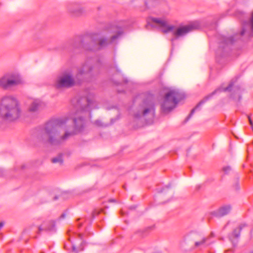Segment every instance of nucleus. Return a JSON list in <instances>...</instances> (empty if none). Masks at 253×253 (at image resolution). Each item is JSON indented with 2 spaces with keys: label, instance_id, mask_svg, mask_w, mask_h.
Returning <instances> with one entry per match:
<instances>
[{
  "label": "nucleus",
  "instance_id": "nucleus-1",
  "mask_svg": "<svg viewBox=\"0 0 253 253\" xmlns=\"http://www.w3.org/2000/svg\"><path fill=\"white\" fill-rule=\"evenodd\" d=\"M68 121L67 118H58L48 122L44 126L38 131L36 135L38 141L52 146H59L64 143L70 137L82 132L84 130L86 122L82 116L74 117V127H67L61 134L62 126Z\"/></svg>",
  "mask_w": 253,
  "mask_h": 253
},
{
  "label": "nucleus",
  "instance_id": "nucleus-2",
  "mask_svg": "<svg viewBox=\"0 0 253 253\" xmlns=\"http://www.w3.org/2000/svg\"><path fill=\"white\" fill-rule=\"evenodd\" d=\"M122 34L123 32L119 30L116 35L111 38L110 40L102 37L98 34L85 35L75 37L71 41L70 44L74 48H84L87 50L95 51L113 42Z\"/></svg>",
  "mask_w": 253,
  "mask_h": 253
},
{
  "label": "nucleus",
  "instance_id": "nucleus-3",
  "mask_svg": "<svg viewBox=\"0 0 253 253\" xmlns=\"http://www.w3.org/2000/svg\"><path fill=\"white\" fill-rule=\"evenodd\" d=\"M21 115L20 103L15 97L5 95L0 98V126L17 121Z\"/></svg>",
  "mask_w": 253,
  "mask_h": 253
},
{
  "label": "nucleus",
  "instance_id": "nucleus-4",
  "mask_svg": "<svg viewBox=\"0 0 253 253\" xmlns=\"http://www.w3.org/2000/svg\"><path fill=\"white\" fill-rule=\"evenodd\" d=\"M148 24L151 26L160 29L164 33L172 32L174 37L171 39V41H173L177 38L185 36L196 28L195 24L176 27L173 25L169 24L167 19L160 18H151L148 21Z\"/></svg>",
  "mask_w": 253,
  "mask_h": 253
},
{
  "label": "nucleus",
  "instance_id": "nucleus-5",
  "mask_svg": "<svg viewBox=\"0 0 253 253\" xmlns=\"http://www.w3.org/2000/svg\"><path fill=\"white\" fill-rule=\"evenodd\" d=\"M155 107L152 97L149 96L140 104L135 117L148 124L153 122L155 117Z\"/></svg>",
  "mask_w": 253,
  "mask_h": 253
},
{
  "label": "nucleus",
  "instance_id": "nucleus-6",
  "mask_svg": "<svg viewBox=\"0 0 253 253\" xmlns=\"http://www.w3.org/2000/svg\"><path fill=\"white\" fill-rule=\"evenodd\" d=\"M99 69L96 61L88 59L78 70L77 76H81L87 81L93 80L99 74Z\"/></svg>",
  "mask_w": 253,
  "mask_h": 253
},
{
  "label": "nucleus",
  "instance_id": "nucleus-7",
  "mask_svg": "<svg viewBox=\"0 0 253 253\" xmlns=\"http://www.w3.org/2000/svg\"><path fill=\"white\" fill-rule=\"evenodd\" d=\"M184 98V95L177 90H170L168 92L161 103V109L165 113L173 109L177 104Z\"/></svg>",
  "mask_w": 253,
  "mask_h": 253
},
{
  "label": "nucleus",
  "instance_id": "nucleus-8",
  "mask_svg": "<svg viewBox=\"0 0 253 253\" xmlns=\"http://www.w3.org/2000/svg\"><path fill=\"white\" fill-rule=\"evenodd\" d=\"M208 239V238L204 237L200 233L192 231L186 236L185 241L191 250H194L206 247Z\"/></svg>",
  "mask_w": 253,
  "mask_h": 253
},
{
  "label": "nucleus",
  "instance_id": "nucleus-9",
  "mask_svg": "<svg viewBox=\"0 0 253 253\" xmlns=\"http://www.w3.org/2000/svg\"><path fill=\"white\" fill-rule=\"evenodd\" d=\"M21 83L20 76L15 73H7L0 77V88L7 90Z\"/></svg>",
  "mask_w": 253,
  "mask_h": 253
},
{
  "label": "nucleus",
  "instance_id": "nucleus-10",
  "mask_svg": "<svg viewBox=\"0 0 253 253\" xmlns=\"http://www.w3.org/2000/svg\"><path fill=\"white\" fill-rule=\"evenodd\" d=\"M75 84V82L72 74L65 72L57 76L55 81L54 86L58 89H61L70 88Z\"/></svg>",
  "mask_w": 253,
  "mask_h": 253
},
{
  "label": "nucleus",
  "instance_id": "nucleus-11",
  "mask_svg": "<svg viewBox=\"0 0 253 253\" xmlns=\"http://www.w3.org/2000/svg\"><path fill=\"white\" fill-rule=\"evenodd\" d=\"M93 94H90L87 97H81L77 101L76 108L77 111L75 115L80 113L89 112L94 107Z\"/></svg>",
  "mask_w": 253,
  "mask_h": 253
},
{
  "label": "nucleus",
  "instance_id": "nucleus-12",
  "mask_svg": "<svg viewBox=\"0 0 253 253\" xmlns=\"http://www.w3.org/2000/svg\"><path fill=\"white\" fill-rule=\"evenodd\" d=\"M66 9L67 14L73 18L80 17L87 14L85 7L82 6L78 2H72L68 3Z\"/></svg>",
  "mask_w": 253,
  "mask_h": 253
},
{
  "label": "nucleus",
  "instance_id": "nucleus-13",
  "mask_svg": "<svg viewBox=\"0 0 253 253\" xmlns=\"http://www.w3.org/2000/svg\"><path fill=\"white\" fill-rule=\"evenodd\" d=\"M233 83L231 82L229 85L226 87H224L221 85L219 88L215 89L214 91H213L212 93L210 94L209 95L206 96L202 100H201L199 103L194 108L191 110L190 114L189 115V116L187 117V120H188L191 116L194 114V112L198 110L199 108L203 105L204 103H205L207 101H208L209 99L211 98V97L215 94L216 93L218 92H220L222 91H230L232 87L233 86Z\"/></svg>",
  "mask_w": 253,
  "mask_h": 253
},
{
  "label": "nucleus",
  "instance_id": "nucleus-14",
  "mask_svg": "<svg viewBox=\"0 0 253 253\" xmlns=\"http://www.w3.org/2000/svg\"><path fill=\"white\" fill-rule=\"evenodd\" d=\"M247 35L251 37L253 36V12L248 22H245L240 36Z\"/></svg>",
  "mask_w": 253,
  "mask_h": 253
},
{
  "label": "nucleus",
  "instance_id": "nucleus-15",
  "mask_svg": "<svg viewBox=\"0 0 253 253\" xmlns=\"http://www.w3.org/2000/svg\"><path fill=\"white\" fill-rule=\"evenodd\" d=\"M45 106L44 103L39 99H33L31 101L29 107V111L31 112H37L43 109Z\"/></svg>",
  "mask_w": 253,
  "mask_h": 253
},
{
  "label": "nucleus",
  "instance_id": "nucleus-16",
  "mask_svg": "<svg viewBox=\"0 0 253 253\" xmlns=\"http://www.w3.org/2000/svg\"><path fill=\"white\" fill-rule=\"evenodd\" d=\"M232 210L230 205H224L221 206L217 210L213 212V215L217 217H220L229 214Z\"/></svg>",
  "mask_w": 253,
  "mask_h": 253
},
{
  "label": "nucleus",
  "instance_id": "nucleus-17",
  "mask_svg": "<svg viewBox=\"0 0 253 253\" xmlns=\"http://www.w3.org/2000/svg\"><path fill=\"white\" fill-rule=\"evenodd\" d=\"M55 226V222L53 220L44 221L39 226L38 233L40 234L43 231H53Z\"/></svg>",
  "mask_w": 253,
  "mask_h": 253
},
{
  "label": "nucleus",
  "instance_id": "nucleus-18",
  "mask_svg": "<svg viewBox=\"0 0 253 253\" xmlns=\"http://www.w3.org/2000/svg\"><path fill=\"white\" fill-rule=\"evenodd\" d=\"M245 226H246V224H242L240 225L239 226L235 229L231 234L230 235L229 239L233 243V244H234V239L238 238L240 237V232L242 229Z\"/></svg>",
  "mask_w": 253,
  "mask_h": 253
},
{
  "label": "nucleus",
  "instance_id": "nucleus-19",
  "mask_svg": "<svg viewBox=\"0 0 253 253\" xmlns=\"http://www.w3.org/2000/svg\"><path fill=\"white\" fill-rule=\"evenodd\" d=\"M238 36L237 35H236L233 37H226L224 36L221 37V41L222 42L226 45H228L229 44H232L233 43L234 39Z\"/></svg>",
  "mask_w": 253,
  "mask_h": 253
},
{
  "label": "nucleus",
  "instance_id": "nucleus-20",
  "mask_svg": "<svg viewBox=\"0 0 253 253\" xmlns=\"http://www.w3.org/2000/svg\"><path fill=\"white\" fill-rule=\"evenodd\" d=\"M51 162L54 164H59L60 165L63 163V155L62 154H58L56 157L51 159Z\"/></svg>",
  "mask_w": 253,
  "mask_h": 253
},
{
  "label": "nucleus",
  "instance_id": "nucleus-21",
  "mask_svg": "<svg viewBox=\"0 0 253 253\" xmlns=\"http://www.w3.org/2000/svg\"><path fill=\"white\" fill-rule=\"evenodd\" d=\"M159 192L160 193L159 196L161 198L163 197L164 194L167 192H170L171 194V195L173 194L172 190L171 189L169 185H167L165 187L163 188L161 190L159 191Z\"/></svg>",
  "mask_w": 253,
  "mask_h": 253
},
{
  "label": "nucleus",
  "instance_id": "nucleus-22",
  "mask_svg": "<svg viewBox=\"0 0 253 253\" xmlns=\"http://www.w3.org/2000/svg\"><path fill=\"white\" fill-rule=\"evenodd\" d=\"M94 124L100 127H106L108 126V124L103 123L101 120H97L94 121Z\"/></svg>",
  "mask_w": 253,
  "mask_h": 253
},
{
  "label": "nucleus",
  "instance_id": "nucleus-23",
  "mask_svg": "<svg viewBox=\"0 0 253 253\" xmlns=\"http://www.w3.org/2000/svg\"><path fill=\"white\" fill-rule=\"evenodd\" d=\"M156 0H148L147 1H145V5L148 7L150 6H154L156 4Z\"/></svg>",
  "mask_w": 253,
  "mask_h": 253
},
{
  "label": "nucleus",
  "instance_id": "nucleus-24",
  "mask_svg": "<svg viewBox=\"0 0 253 253\" xmlns=\"http://www.w3.org/2000/svg\"><path fill=\"white\" fill-rule=\"evenodd\" d=\"M231 169V168L230 167H224L223 168V171L225 172V173H227L228 171H229Z\"/></svg>",
  "mask_w": 253,
  "mask_h": 253
},
{
  "label": "nucleus",
  "instance_id": "nucleus-25",
  "mask_svg": "<svg viewBox=\"0 0 253 253\" xmlns=\"http://www.w3.org/2000/svg\"><path fill=\"white\" fill-rule=\"evenodd\" d=\"M93 190L92 188H88L84 190V192H89Z\"/></svg>",
  "mask_w": 253,
  "mask_h": 253
},
{
  "label": "nucleus",
  "instance_id": "nucleus-26",
  "mask_svg": "<svg viewBox=\"0 0 253 253\" xmlns=\"http://www.w3.org/2000/svg\"><path fill=\"white\" fill-rule=\"evenodd\" d=\"M120 118V115H119L117 117V119H111V124H113L116 120L119 119Z\"/></svg>",
  "mask_w": 253,
  "mask_h": 253
},
{
  "label": "nucleus",
  "instance_id": "nucleus-27",
  "mask_svg": "<svg viewBox=\"0 0 253 253\" xmlns=\"http://www.w3.org/2000/svg\"><path fill=\"white\" fill-rule=\"evenodd\" d=\"M248 119H249V121L250 124L251 125V126H253V122L252 120H251V118H250V116H248Z\"/></svg>",
  "mask_w": 253,
  "mask_h": 253
},
{
  "label": "nucleus",
  "instance_id": "nucleus-28",
  "mask_svg": "<svg viewBox=\"0 0 253 253\" xmlns=\"http://www.w3.org/2000/svg\"><path fill=\"white\" fill-rule=\"evenodd\" d=\"M72 249L74 252H76V253H78V251L77 250L76 247L74 246H73Z\"/></svg>",
  "mask_w": 253,
  "mask_h": 253
},
{
  "label": "nucleus",
  "instance_id": "nucleus-29",
  "mask_svg": "<svg viewBox=\"0 0 253 253\" xmlns=\"http://www.w3.org/2000/svg\"><path fill=\"white\" fill-rule=\"evenodd\" d=\"M4 223L3 221L0 222V229L4 226Z\"/></svg>",
  "mask_w": 253,
  "mask_h": 253
},
{
  "label": "nucleus",
  "instance_id": "nucleus-30",
  "mask_svg": "<svg viewBox=\"0 0 253 253\" xmlns=\"http://www.w3.org/2000/svg\"><path fill=\"white\" fill-rule=\"evenodd\" d=\"M84 235L82 234H79L78 236L81 239L83 240Z\"/></svg>",
  "mask_w": 253,
  "mask_h": 253
},
{
  "label": "nucleus",
  "instance_id": "nucleus-31",
  "mask_svg": "<svg viewBox=\"0 0 253 253\" xmlns=\"http://www.w3.org/2000/svg\"><path fill=\"white\" fill-rule=\"evenodd\" d=\"M65 217V214H64V213H62L60 216V218H64Z\"/></svg>",
  "mask_w": 253,
  "mask_h": 253
},
{
  "label": "nucleus",
  "instance_id": "nucleus-32",
  "mask_svg": "<svg viewBox=\"0 0 253 253\" xmlns=\"http://www.w3.org/2000/svg\"><path fill=\"white\" fill-rule=\"evenodd\" d=\"M109 202H115L116 201L115 199H110V200H109Z\"/></svg>",
  "mask_w": 253,
  "mask_h": 253
},
{
  "label": "nucleus",
  "instance_id": "nucleus-33",
  "mask_svg": "<svg viewBox=\"0 0 253 253\" xmlns=\"http://www.w3.org/2000/svg\"><path fill=\"white\" fill-rule=\"evenodd\" d=\"M236 189H239V186L238 185V184H236Z\"/></svg>",
  "mask_w": 253,
  "mask_h": 253
},
{
  "label": "nucleus",
  "instance_id": "nucleus-34",
  "mask_svg": "<svg viewBox=\"0 0 253 253\" xmlns=\"http://www.w3.org/2000/svg\"><path fill=\"white\" fill-rule=\"evenodd\" d=\"M58 199V197L57 196H55L53 198V200H56L57 199Z\"/></svg>",
  "mask_w": 253,
  "mask_h": 253
},
{
  "label": "nucleus",
  "instance_id": "nucleus-35",
  "mask_svg": "<svg viewBox=\"0 0 253 253\" xmlns=\"http://www.w3.org/2000/svg\"><path fill=\"white\" fill-rule=\"evenodd\" d=\"M121 214L122 215H124V213L123 212V211H122V210L121 211Z\"/></svg>",
  "mask_w": 253,
  "mask_h": 253
},
{
  "label": "nucleus",
  "instance_id": "nucleus-36",
  "mask_svg": "<svg viewBox=\"0 0 253 253\" xmlns=\"http://www.w3.org/2000/svg\"><path fill=\"white\" fill-rule=\"evenodd\" d=\"M151 228V227H148V229H147V230H148L149 229Z\"/></svg>",
  "mask_w": 253,
  "mask_h": 253
},
{
  "label": "nucleus",
  "instance_id": "nucleus-37",
  "mask_svg": "<svg viewBox=\"0 0 253 253\" xmlns=\"http://www.w3.org/2000/svg\"><path fill=\"white\" fill-rule=\"evenodd\" d=\"M250 253H253V251H252L250 252Z\"/></svg>",
  "mask_w": 253,
  "mask_h": 253
},
{
  "label": "nucleus",
  "instance_id": "nucleus-38",
  "mask_svg": "<svg viewBox=\"0 0 253 253\" xmlns=\"http://www.w3.org/2000/svg\"><path fill=\"white\" fill-rule=\"evenodd\" d=\"M81 226H82V224H80L79 225V227H81Z\"/></svg>",
  "mask_w": 253,
  "mask_h": 253
}]
</instances>
